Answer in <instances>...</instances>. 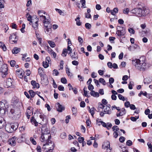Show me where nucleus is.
Returning <instances> with one entry per match:
<instances>
[{
    "label": "nucleus",
    "instance_id": "obj_55",
    "mask_svg": "<svg viewBox=\"0 0 152 152\" xmlns=\"http://www.w3.org/2000/svg\"><path fill=\"white\" fill-rule=\"evenodd\" d=\"M98 107L99 108L101 109H103L105 107V106H104L102 104L100 103H99L98 104Z\"/></svg>",
    "mask_w": 152,
    "mask_h": 152
},
{
    "label": "nucleus",
    "instance_id": "obj_9",
    "mask_svg": "<svg viewBox=\"0 0 152 152\" xmlns=\"http://www.w3.org/2000/svg\"><path fill=\"white\" fill-rule=\"evenodd\" d=\"M55 107L57 111L59 112H62L65 109L64 106L63 105L60 104L58 102L56 104Z\"/></svg>",
    "mask_w": 152,
    "mask_h": 152
},
{
    "label": "nucleus",
    "instance_id": "obj_61",
    "mask_svg": "<svg viewBox=\"0 0 152 152\" xmlns=\"http://www.w3.org/2000/svg\"><path fill=\"white\" fill-rule=\"evenodd\" d=\"M51 55L54 58H56V53L53 51L51 53Z\"/></svg>",
    "mask_w": 152,
    "mask_h": 152
},
{
    "label": "nucleus",
    "instance_id": "obj_59",
    "mask_svg": "<svg viewBox=\"0 0 152 152\" xmlns=\"http://www.w3.org/2000/svg\"><path fill=\"white\" fill-rule=\"evenodd\" d=\"M139 118V117L138 116L137 117V118L134 117H131L130 118V119L133 121H136Z\"/></svg>",
    "mask_w": 152,
    "mask_h": 152
},
{
    "label": "nucleus",
    "instance_id": "obj_43",
    "mask_svg": "<svg viewBox=\"0 0 152 152\" xmlns=\"http://www.w3.org/2000/svg\"><path fill=\"white\" fill-rule=\"evenodd\" d=\"M66 73L67 75L71 77L72 76V75L71 73H70L69 71V69L68 68H67L66 69Z\"/></svg>",
    "mask_w": 152,
    "mask_h": 152
},
{
    "label": "nucleus",
    "instance_id": "obj_53",
    "mask_svg": "<svg viewBox=\"0 0 152 152\" xmlns=\"http://www.w3.org/2000/svg\"><path fill=\"white\" fill-rule=\"evenodd\" d=\"M147 144L148 146V148L150 149V152H152V146L151 143L148 142L147 143Z\"/></svg>",
    "mask_w": 152,
    "mask_h": 152
},
{
    "label": "nucleus",
    "instance_id": "obj_23",
    "mask_svg": "<svg viewBox=\"0 0 152 152\" xmlns=\"http://www.w3.org/2000/svg\"><path fill=\"white\" fill-rule=\"evenodd\" d=\"M42 20H43V22L44 25H45L46 23L48 25H51L49 19L46 18V17L45 18H42Z\"/></svg>",
    "mask_w": 152,
    "mask_h": 152
},
{
    "label": "nucleus",
    "instance_id": "obj_28",
    "mask_svg": "<svg viewBox=\"0 0 152 152\" xmlns=\"http://www.w3.org/2000/svg\"><path fill=\"white\" fill-rule=\"evenodd\" d=\"M88 110L89 112L91 113L92 116L93 117L95 113L94 112L96 110V109L93 107L90 108V107H88Z\"/></svg>",
    "mask_w": 152,
    "mask_h": 152
},
{
    "label": "nucleus",
    "instance_id": "obj_34",
    "mask_svg": "<svg viewBox=\"0 0 152 152\" xmlns=\"http://www.w3.org/2000/svg\"><path fill=\"white\" fill-rule=\"evenodd\" d=\"M72 111L73 115L75 116L76 115L77 110V108L75 107H73L72 108Z\"/></svg>",
    "mask_w": 152,
    "mask_h": 152
},
{
    "label": "nucleus",
    "instance_id": "obj_54",
    "mask_svg": "<svg viewBox=\"0 0 152 152\" xmlns=\"http://www.w3.org/2000/svg\"><path fill=\"white\" fill-rule=\"evenodd\" d=\"M128 31L129 32L132 34H134L135 31L132 28H130L128 29Z\"/></svg>",
    "mask_w": 152,
    "mask_h": 152
},
{
    "label": "nucleus",
    "instance_id": "obj_20",
    "mask_svg": "<svg viewBox=\"0 0 152 152\" xmlns=\"http://www.w3.org/2000/svg\"><path fill=\"white\" fill-rule=\"evenodd\" d=\"M5 122L4 118L0 117V129L3 128L5 125Z\"/></svg>",
    "mask_w": 152,
    "mask_h": 152
},
{
    "label": "nucleus",
    "instance_id": "obj_57",
    "mask_svg": "<svg viewBox=\"0 0 152 152\" xmlns=\"http://www.w3.org/2000/svg\"><path fill=\"white\" fill-rule=\"evenodd\" d=\"M39 117L40 118L42 119V120L43 121H44V119H46V116L44 114H42L40 115H39Z\"/></svg>",
    "mask_w": 152,
    "mask_h": 152
},
{
    "label": "nucleus",
    "instance_id": "obj_1",
    "mask_svg": "<svg viewBox=\"0 0 152 152\" xmlns=\"http://www.w3.org/2000/svg\"><path fill=\"white\" fill-rule=\"evenodd\" d=\"M132 64L135 68L138 70L144 72L148 68V65L145 60H141L140 59H136L132 60Z\"/></svg>",
    "mask_w": 152,
    "mask_h": 152
},
{
    "label": "nucleus",
    "instance_id": "obj_48",
    "mask_svg": "<svg viewBox=\"0 0 152 152\" xmlns=\"http://www.w3.org/2000/svg\"><path fill=\"white\" fill-rule=\"evenodd\" d=\"M88 89L92 91L94 89V87L91 84H89L88 87Z\"/></svg>",
    "mask_w": 152,
    "mask_h": 152
},
{
    "label": "nucleus",
    "instance_id": "obj_44",
    "mask_svg": "<svg viewBox=\"0 0 152 152\" xmlns=\"http://www.w3.org/2000/svg\"><path fill=\"white\" fill-rule=\"evenodd\" d=\"M4 0H0V8H4Z\"/></svg>",
    "mask_w": 152,
    "mask_h": 152
},
{
    "label": "nucleus",
    "instance_id": "obj_18",
    "mask_svg": "<svg viewBox=\"0 0 152 152\" xmlns=\"http://www.w3.org/2000/svg\"><path fill=\"white\" fill-rule=\"evenodd\" d=\"M5 129L6 131L9 133H12L13 132L10 124L6 125L5 126Z\"/></svg>",
    "mask_w": 152,
    "mask_h": 152
},
{
    "label": "nucleus",
    "instance_id": "obj_40",
    "mask_svg": "<svg viewBox=\"0 0 152 152\" xmlns=\"http://www.w3.org/2000/svg\"><path fill=\"white\" fill-rule=\"evenodd\" d=\"M99 82L101 83H102L103 85H105L106 84V82L104 79L103 78H100L99 79Z\"/></svg>",
    "mask_w": 152,
    "mask_h": 152
},
{
    "label": "nucleus",
    "instance_id": "obj_5",
    "mask_svg": "<svg viewBox=\"0 0 152 152\" xmlns=\"http://www.w3.org/2000/svg\"><path fill=\"white\" fill-rule=\"evenodd\" d=\"M0 69V72L1 73V75L3 78L5 77L7 75V67L6 64H3Z\"/></svg>",
    "mask_w": 152,
    "mask_h": 152
},
{
    "label": "nucleus",
    "instance_id": "obj_51",
    "mask_svg": "<svg viewBox=\"0 0 152 152\" xmlns=\"http://www.w3.org/2000/svg\"><path fill=\"white\" fill-rule=\"evenodd\" d=\"M67 80L64 77H62L61 79V82L63 83L66 84L67 83Z\"/></svg>",
    "mask_w": 152,
    "mask_h": 152
},
{
    "label": "nucleus",
    "instance_id": "obj_26",
    "mask_svg": "<svg viewBox=\"0 0 152 152\" xmlns=\"http://www.w3.org/2000/svg\"><path fill=\"white\" fill-rule=\"evenodd\" d=\"M90 94L91 96L94 97H98L99 96L98 93L96 92L93 90H92L90 92Z\"/></svg>",
    "mask_w": 152,
    "mask_h": 152
},
{
    "label": "nucleus",
    "instance_id": "obj_14",
    "mask_svg": "<svg viewBox=\"0 0 152 152\" xmlns=\"http://www.w3.org/2000/svg\"><path fill=\"white\" fill-rule=\"evenodd\" d=\"M50 59L49 57H46L45 58V61L43 62V66L45 68H47L48 67V64L50 61Z\"/></svg>",
    "mask_w": 152,
    "mask_h": 152
},
{
    "label": "nucleus",
    "instance_id": "obj_8",
    "mask_svg": "<svg viewBox=\"0 0 152 152\" xmlns=\"http://www.w3.org/2000/svg\"><path fill=\"white\" fill-rule=\"evenodd\" d=\"M72 49L69 46V45H68L67 49L64 48L63 49L62 56H66L67 53H68L69 54L72 53Z\"/></svg>",
    "mask_w": 152,
    "mask_h": 152
},
{
    "label": "nucleus",
    "instance_id": "obj_25",
    "mask_svg": "<svg viewBox=\"0 0 152 152\" xmlns=\"http://www.w3.org/2000/svg\"><path fill=\"white\" fill-rule=\"evenodd\" d=\"M20 49L17 47L14 48L12 50V53L13 54H17L20 51Z\"/></svg>",
    "mask_w": 152,
    "mask_h": 152
},
{
    "label": "nucleus",
    "instance_id": "obj_31",
    "mask_svg": "<svg viewBox=\"0 0 152 152\" xmlns=\"http://www.w3.org/2000/svg\"><path fill=\"white\" fill-rule=\"evenodd\" d=\"M7 87H9L11 86L12 85L11 80L10 79H8L6 82Z\"/></svg>",
    "mask_w": 152,
    "mask_h": 152
},
{
    "label": "nucleus",
    "instance_id": "obj_52",
    "mask_svg": "<svg viewBox=\"0 0 152 152\" xmlns=\"http://www.w3.org/2000/svg\"><path fill=\"white\" fill-rule=\"evenodd\" d=\"M10 65L12 67H14L15 64V61L14 60H11L10 63Z\"/></svg>",
    "mask_w": 152,
    "mask_h": 152
},
{
    "label": "nucleus",
    "instance_id": "obj_36",
    "mask_svg": "<svg viewBox=\"0 0 152 152\" xmlns=\"http://www.w3.org/2000/svg\"><path fill=\"white\" fill-rule=\"evenodd\" d=\"M29 93L32 98L34 97L35 95L36 94L35 92L32 90H30L29 91Z\"/></svg>",
    "mask_w": 152,
    "mask_h": 152
},
{
    "label": "nucleus",
    "instance_id": "obj_62",
    "mask_svg": "<svg viewBox=\"0 0 152 152\" xmlns=\"http://www.w3.org/2000/svg\"><path fill=\"white\" fill-rule=\"evenodd\" d=\"M125 138L123 136L121 137L119 139L120 141L121 142H123L125 140Z\"/></svg>",
    "mask_w": 152,
    "mask_h": 152
},
{
    "label": "nucleus",
    "instance_id": "obj_7",
    "mask_svg": "<svg viewBox=\"0 0 152 152\" xmlns=\"http://www.w3.org/2000/svg\"><path fill=\"white\" fill-rule=\"evenodd\" d=\"M117 28V31L116 32V34L118 36L121 37L124 35L125 34V29L124 28L118 26Z\"/></svg>",
    "mask_w": 152,
    "mask_h": 152
},
{
    "label": "nucleus",
    "instance_id": "obj_35",
    "mask_svg": "<svg viewBox=\"0 0 152 152\" xmlns=\"http://www.w3.org/2000/svg\"><path fill=\"white\" fill-rule=\"evenodd\" d=\"M152 81V80L150 78H146L145 80L144 83L145 84H149Z\"/></svg>",
    "mask_w": 152,
    "mask_h": 152
},
{
    "label": "nucleus",
    "instance_id": "obj_38",
    "mask_svg": "<svg viewBox=\"0 0 152 152\" xmlns=\"http://www.w3.org/2000/svg\"><path fill=\"white\" fill-rule=\"evenodd\" d=\"M48 43L49 44V45L52 48H54L56 46V45L55 44L54 42L51 41H48Z\"/></svg>",
    "mask_w": 152,
    "mask_h": 152
},
{
    "label": "nucleus",
    "instance_id": "obj_39",
    "mask_svg": "<svg viewBox=\"0 0 152 152\" xmlns=\"http://www.w3.org/2000/svg\"><path fill=\"white\" fill-rule=\"evenodd\" d=\"M112 129L113 131L117 132L119 130V129L117 126L115 125L113 127Z\"/></svg>",
    "mask_w": 152,
    "mask_h": 152
},
{
    "label": "nucleus",
    "instance_id": "obj_58",
    "mask_svg": "<svg viewBox=\"0 0 152 152\" xmlns=\"http://www.w3.org/2000/svg\"><path fill=\"white\" fill-rule=\"evenodd\" d=\"M101 124L102 125V126L104 127L107 128V129H109V128L107 127V124L105 123V122H104L103 121H101Z\"/></svg>",
    "mask_w": 152,
    "mask_h": 152
},
{
    "label": "nucleus",
    "instance_id": "obj_17",
    "mask_svg": "<svg viewBox=\"0 0 152 152\" xmlns=\"http://www.w3.org/2000/svg\"><path fill=\"white\" fill-rule=\"evenodd\" d=\"M42 134L47 133H49V131H48L47 125L46 124H44L42 126L41 129Z\"/></svg>",
    "mask_w": 152,
    "mask_h": 152
},
{
    "label": "nucleus",
    "instance_id": "obj_24",
    "mask_svg": "<svg viewBox=\"0 0 152 152\" xmlns=\"http://www.w3.org/2000/svg\"><path fill=\"white\" fill-rule=\"evenodd\" d=\"M104 112L105 114L110 115L111 113L110 108L105 107L104 108Z\"/></svg>",
    "mask_w": 152,
    "mask_h": 152
},
{
    "label": "nucleus",
    "instance_id": "obj_4",
    "mask_svg": "<svg viewBox=\"0 0 152 152\" xmlns=\"http://www.w3.org/2000/svg\"><path fill=\"white\" fill-rule=\"evenodd\" d=\"M51 138V134L50 132L47 133L42 134L40 140L42 142H46L50 140V139Z\"/></svg>",
    "mask_w": 152,
    "mask_h": 152
},
{
    "label": "nucleus",
    "instance_id": "obj_42",
    "mask_svg": "<svg viewBox=\"0 0 152 152\" xmlns=\"http://www.w3.org/2000/svg\"><path fill=\"white\" fill-rule=\"evenodd\" d=\"M59 74V72L58 70L56 69H54L53 70V75L54 76H57Z\"/></svg>",
    "mask_w": 152,
    "mask_h": 152
},
{
    "label": "nucleus",
    "instance_id": "obj_32",
    "mask_svg": "<svg viewBox=\"0 0 152 152\" xmlns=\"http://www.w3.org/2000/svg\"><path fill=\"white\" fill-rule=\"evenodd\" d=\"M118 8H115L113 10L111 11V14L113 15H114L115 14L118 12Z\"/></svg>",
    "mask_w": 152,
    "mask_h": 152
},
{
    "label": "nucleus",
    "instance_id": "obj_11",
    "mask_svg": "<svg viewBox=\"0 0 152 152\" xmlns=\"http://www.w3.org/2000/svg\"><path fill=\"white\" fill-rule=\"evenodd\" d=\"M110 142L107 141L102 145V148L104 149H107V152H110L112 148H110Z\"/></svg>",
    "mask_w": 152,
    "mask_h": 152
},
{
    "label": "nucleus",
    "instance_id": "obj_60",
    "mask_svg": "<svg viewBox=\"0 0 152 152\" xmlns=\"http://www.w3.org/2000/svg\"><path fill=\"white\" fill-rule=\"evenodd\" d=\"M126 145L128 146H130L132 144V142L131 140H127L126 142Z\"/></svg>",
    "mask_w": 152,
    "mask_h": 152
},
{
    "label": "nucleus",
    "instance_id": "obj_30",
    "mask_svg": "<svg viewBox=\"0 0 152 152\" xmlns=\"http://www.w3.org/2000/svg\"><path fill=\"white\" fill-rule=\"evenodd\" d=\"M13 130V132L16 130L18 128V125L17 123L12 124H10Z\"/></svg>",
    "mask_w": 152,
    "mask_h": 152
},
{
    "label": "nucleus",
    "instance_id": "obj_15",
    "mask_svg": "<svg viewBox=\"0 0 152 152\" xmlns=\"http://www.w3.org/2000/svg\"><path fill=\"white\" fill-rule=\"evenodd\" d=\"M17 37L16 33H13L10 34V36L9 37L10 42H11L12 40V42L16 43L17 42V40H15V39H16Z\"/></svg>",
    "mask_w": 152,
    "mask_h": 152
},
{
    "label": "nucleus",
    "instance_id": "obj_37",
    "mask_svg": "<svg viewBox=\"0 0 152 152\" xmlns=\"http://www.w3.org/2000/svg\"><path fill=\"white\" fill-rule=\"evenodd\" d=\"M119 113H120L121 116H122L126 114V111L124 108H123L121 109V111Z\"/></svg>",
    "mask_w": 152,
    "mask_h": 152
},
{
    "label": "nucleus",
    "instance_id": "obj_46",
    "mask_svg": "<svg viewBox=\"0 0 152 152\" xmlns=\"http://www.w3.org/2000/svg\"><path fill=\"white\" fill-rule=\"evenodd\" d=\"M118 98L120 100H122L123 101H124L125 100L124 97L122 95L120 94H118Z\"/></svg>",
    "mask_w": 152,
    "mask_h": 152
},
{
    "label": "nucleus",
    "instance_id": "obj_12",
    "mask_svg": "<svg viewBox=\"0 0 152 152\" xmlns=\"http://www.w3.org/2000/svg\"><path fill=\"white\" fill-rule=\"evenodd\" d=\"M16 138H17L15 137H12L9 140L8 142V143L11 146H15L16 144Z\"/></svg>",
    "mask_w": 152,
    "mask_h": 152
},
{
    "label": "nucleus",
    "instance_id": "obj_41",
    "mask_svg": "<svg viewBox=\"0 0 152 152\" xmlns=\"http://www.w3.org/2000/svg\"><path fill=\"white\" fill-rule=\"evenodd\" d=\"M85 26L87 29H89L91 28V25L89 23H86L85 24Z\"/></svg>",
    "mask_w": 152,
    "mask_h": 152
},
{
    "label": "nucleus",
    "instance_id": "obj_16",
    "mask_svg": "<svg viewBox=\"0 0 152 152\" xmlns=\"http://www.w3.org/2000/svg\"><path fill=\"white\" fill-rule=\"evenodd\" d=\"M35 20L34 21V23H33L32 25V27L34 28V29L35 30H37L38 29V21L39 20L38 18H37V17L35 16Z\"/></svg>",
    "mask_w": 152,
    "mask_h": 152
},
{
    "label": "nucleus",
    "instance_id": "obj_63",
    "mask_svg": "<svg viewBox=\"0 0 152 152\" xmlns=\"http://www.w3.org/2000/svg\"><path fill=\"white\" fill-rule=\"evenodd\" d=\"M133 84V82L132 81H130L129 84V88L130 89H132V86Z\"/></svg>",
    "mask_w": 152,
    "mask_h": 152
},
{
    "label": "nucleus",
    "instance_id": "obj_56",
    "mask_svg": "<svg viewBox=\"0 0 152 152\" xmlns=\"http://www.w3.org/2000/svg\"><path fill=\"white\" fill-rule=\"evenodd\" d=\"M130 103L129 101L126 102L124 104V105L125 107H130Z\"/></svg>",
    "mask_w": 152,
    "mask_h": 152
},
{
    "label": "nucleus",
    "instance_id": "obj_21",
    "mask_svg": "<svg viewBox=\"0 0 152 152\" xmlns=\"http://www.w3.org/2000/svg\"><path fill=\"white\" fill-rule=\"evenodd\" d=\"M38 13L41 18V20L42 18H45V16L43 15V14H45L46 13L43 10H40L38 11Z\"/></svg>",
    "mask_w": 152,
    "mask_h": 152
},
{
    "label": "nucleus",
    "instance_id": "obj_22",
    "mask_svg": "<svg viewBox=\"0 0 152 152\" xmlns=\"http://www.w3.org/2000/svg\"><path fill=\"white\" fill-rule=\"evenodd\" d=\"M31 84L33 86V87L34 88H39V83H36L34 80H32L31 82Z\"/></svg>",
    "mask_w": 152,
    "mask_h": 152
},
{
    "label": "nucleus",
    "instance_id": "obj_49",
    "mask_svg": "<svg viewBox=\"0 0 152 152\" xmlns=\"http://www.w3.org/2000/svg\"><path fill=\"white\" fill-rule=\"evenodd\" d=\"M30 140L31 143L34 145H35L37 143L35 140H34L33 138L31 137L30 139Z\"/></svg>",
    "mask_w": 152,
    "mask_h": 152
},
{
    "label": "nucleus",
    "instance_id": "obj_2",
    "mask_svg": "<svg viewBox=\"0 0 152 152\" xmlns=\"http://www.w3.org/2000/svg\"><path fill=\"white\" fill-rule=\"evenodd\" d=\"M133 13L138 17L145 16L148 13L147 10L144 8L142 9L140 8H136L132 10Z\"/></svg>",
    "mask_w": 152,
    "mask_h": 152
},
{
    "label": "nucleus",
    "instance_id": "obj_13",
    "mask_svg": "<svg viewBox=\"0 0 152 152\" xmlns=\"http://www.w3.org/2000/svg\"><path fill=\"white\" fill-rule=\"evenodd\" d=\"M24 72L21 69H19L16 71V74L20 78H21L23 77V75Z\"/></svg>",
    "mask_w": 152,
    "mask_h": 152
},
{
    "label": "nucleus",
    "instance_id": "obj_27",
    "mask_svg": "<svg viewBox=\"0 0 152 152\" xmlns=\"http://www.w3.org/2000/svg\"><path fill=\"white\" fill-rule=\"evenodd\" d=\"M44 69L41 67H40L38 69V73L41 77L43 76V70Z\"/></svg>",
    "mask_w": 152,
    "mask_h": 152
},
{
    "label": "nucleus",
    "instance_id": "obj_33",
    "mask_svg": "<svg viewBox=\"0 0 152 152\" xmlns=\"http://www.w3.org/2000/svg\"><path fill=\"white\" fill-rule=\"evenodd\" d=\"M0 47L2 48L4 51H5L6 50L7 48L5 45L2 42H0Z\"/></svg>",
    "mask_w": 152,
    "mask_h": 152
},
{
    "label": "nucleus",
    "instance_id": "obj_10",
    "mask_svg": "<svg viewBox=\"0 0 152 152\" xmlns=\"http://www.w3.org/2000/svg\"><path fill=\"white\" fill-rule=\"evenodd\" d=\"M44 29L45 32L47 34H50L51 32L52 26L48 25L46 23V25H44Z\"/></svg>",
    "mask_w": 152,
    "mask_h": 152
},
{
    "label": "nucleus",
    "instance_id": "obj_50",
    "mask_svg": "<svg viewBox=\"0 0 152 152\" xmlns=\"http://www.w3.org/2000/svg\"><path fill=\"white\" fill-rule=\"evenodd\" d=\"M80 2L82 3V7L83 8H86V7H84L86 4V1L85 0H80Z\"/></svg>",
    "mask_w": 152,
    "mask_h": 152
},
{
    "label": "nucleus",
    "instance_id": "obj_47",
    "mask_svg": "<svg viewBox=\"0 0 152 152\" xmlns=\"http://www.w3.org/2000/svg\"><path fill=\"white\" fill-rule=\"evenodd\" d=\"M84 140V138L83 137H80L78 138V140L79 143H81L83 142Z\"/></svg>",
    "mask_w": 152,
    "mask_h": 152
},
{
    "label": "nucleus",
    "instance_id": "obj_19",
    "mask_svg": "<svg viewBox=\"0 0 152 152\" xmlns=\"http://www.w3.org/2000/svg\"><path fill=\"white\" fill-rule=\"evenodd\" d=\"M69 54H70L71 58L73 60H77L78 59V55L77 53L74 52L73 53H72Z\"/></svg>",
    "mask_w": 152,
    "mask_h": 152
},
{
    "label": "nucleus",
    "instance_id": "obj_45",
    "mask_svg": "<svg viewBox=\"0 0 152 152\" xmlns=\"http://www.w3.org/2000/svg\"><path fill=\"white\" fill-rule=\"evenodd\" d=\"M129 8H124L123 10V12L124 14H127L129 12Z\"/></svg>",
    "mask_w": 152,
    "mask_h": 152
},
{
    "label": "nucleus",
    "instance_id": "obj_29",
    "mask_svg": "<svg viewBox=\"0 0 152 152\" xmlns=\"http://www.w3.org/2000/svg\"><path fill=\"white\" fill-rule=\"evenodd\" d=\"M31 121L32 124H34L35 126H37L38 125V123L34 117L32 116L31 117Z\"/></svg>",
    "mask_w": 152,
    "mask_h": 152
},
{
    "label": "nucleus",
    "instance_id": "obj_3",
    "mask_svg": "<svg viewBox=\"0 0 152 152\" xmlns=\"http://www.w3.org/2000/svg\"><path fill=\"white\" fill-rule=\"evenodd\" d=\"M54 147L53 142L50 140L46 142L43 145V148H45L47 149L45 152H52Z\"/></svg>",
    "mask_w": 152,
    "mask_h": 152
},
{
    "label": "nucleus",
    "instance_id": "obj_6",
    "mask_svg": "<svg viewBox=\"0 0 152 152\" xmlns=\"http://www.w3.org/2000/svg\"><path fill=\"white\" fill-rule=\"evenodd\" d=\"M8 104L5 100H2L0 102V110H4L5 112L7 111Z\"/></svg>",
    "mask_w": 152,
    "mask_h": 152
},
{
    "label": "nucleus",
    "instance_id": "obj_64",
    "mask_svg": "<svg viewBox=\"0 0 152 152\" xmlns=\"http://www.w3.org/2000/svg\"><path fill=\"white\" fill-rule=\"evenodd\" d=\"M85 17L88 18H91V16L90 13H85Z\"/></svg>",
    "mask_w": 152,
    "mask_h": 152
}]
</instances>
